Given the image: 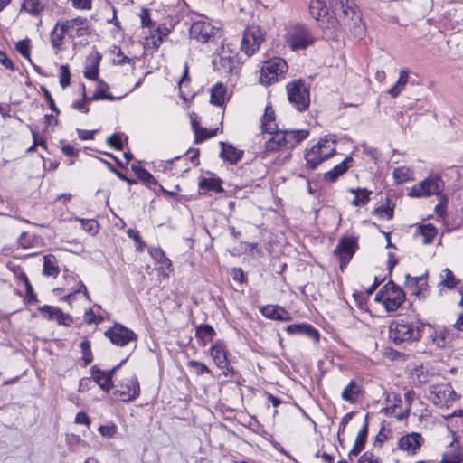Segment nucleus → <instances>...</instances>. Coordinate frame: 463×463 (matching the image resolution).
I'll return each mask as SVG.
<instances>
[{
    "mask_svg": "<svg viewBox=\"0 0 463 463\" xmlns=\"http://www.w3.org/2000/svg\"><path fill=\"white\" fill-rule=\"evenodd\" d=\"M211 356L225 376H228L230 373H233V368L231 367L228 363L226 352L222 344L215 343L213 345L211 348Z\"/></svg>",
    "mask_w": 463,
    "mask_h": 463,
    "instance_id": "nucleus-20",
    "label": "nucleus"
},
{
    "mask_svg": "<svg viewBox=\"0 0 463 463\" xmlns=\"http://www.w3.org/2000/svg\"><path fill=\"white\" fill-rule=\"evenodd\" d=\"M214 335L215 331L210 325H200L196 327L195 336L203 346L212 342Z\"/></svg>",
    "mask_w": 463,
    "mask_h": 463,
    "instance_id": "nucleus-28",
    "label": "nucleus"
},
{
    "mask_svg": "<svg viewBox=\"0 0 463 463\" xmlns=\"http://www.w3.org/2000/svg\"><path fill=\"white\" fill-rule=\"evenodd\" d=\"M192 126L195 134L196 142H200L206 138L213 137L216 135V132L214 130L209 131L206 128H200L194 121H193Z\"/></svg>",
    "mask_w": 463,
    "mask_h": 463,
    "instance_id": "nucleus-43",
    "label": "nucleus"
},
{
    "mask_svg": "<svg viewBox=\"0 0 463 463\" xmlns=\"http://www.w3.org/2000/svg\"><path fill=\"white\" fill-rule=\"evenodd\" d=\"M353 161L354 159L352 157H345L340 164L336 165L325 174L326 180L329 182H335L340 175L347 171Z\"/></svg>",
    "mask_w": 463,
    "mask_h": 463,
    "instance_id": "nucleus-26",
    "label": "nucleus"
},
{
    "mask_svg": "<svg viewBox=\"0 0 463 463\" xmlns=\"http://www.w3.org/2000/svg\"><path fill=\"white\" fill-rule=\"evenodd\" d=\"M358 463H380V461L372 452L366 451L360 457Z\"/></svg>",
    "mask_w": 463,
    "mask_h": 463,
    "instance_id": "nucleus-57",
    "label": "nucleus"
},
{
    "mask_svg": "<svg viewBox=\"0 0 463 463\" xmlns=\"http://www.w3.org/2000/svg\"><path fill=\"white\" fill-rule=\"evenodd\" d=\"M219 33V29L215 28L207 21L194 22L190 28V35L201 43H207L212 37Z\"/></svg>",
    "mask_w": 463,
    "mask_h": 463,
    "instance_id": "nucleus-16",
    "label": "nucleus"
},
{
    "mask_svg": "<svg viewBox=\"0 0 463 463\" xmlns=\"http://www.w3.org/2000/svg\"><path fill=\"white\" fill-rule=\"evenodd\" d=\"M287 94L289 103L297 110L303 112L307 110L310 104L309 87L304 80H298L287 84Z\"/></svg>",
    "mask_w": 463,
    "mask_h": 463,
    "instance_id": "nucleus-6",
    "label": "nucleus"
},
{
    "mask_svg": "<svg viewBox=\"0 0 463 463\" xmlns=\"http://www.w3.org/2000/svg\"><path fill=\"white\" fill-rule=\"evenodd\" d=\"M358 248L359 245L357 237L343 236L339 240L335 249L334 250V255L338 259L340 269L342 270L350 262Z\"/></svg>",
    "mask_w": 463,
    "mask_h": 463,
    "instance_id": "nucleus-11",
    "label": "nucleus"
},
{
    "mask_svg": "<svg viewBox=\"0 0 463 463\" xmlns=\"http://www.w3.org/2000/svg\"><path fill=\"white\" fill-rule=\"evenodd\" d=\"M118 430V427L116 424L111 423L109 425H101L99 428V432L104 438H112Z\"/></svg>",
    "mask_w": 463,
    "mask_h": 463,
    "instance_id": "nucleus-49",
    "label": "nucleus"
},
{
    "mask_svg": "<svg viewBox=\"0 0 463 463\" xmlns=\"http://www.w3.org/2000/svg\"><path fill=\"white\" fill-rule=\"evenodd\" d=\"M80 348L85 364H90L92 362L90 342L89 340L82 341L80 343Z\"/></svg>",
    "mask_w": 463,
    "mask_h": 463,
    "instance_id": "nucleus-47",
    "label": "nucleus"
},
{
    "mask_svg": "<svg viewBox=\"0 0 463 463\" xmlns=\"http://www.w3.org/2000/svg\"><path fill=\"white\" fill-rule=\"evenodd\" d=\"M109 90V85L102 80H97L96 89L92 95V97L89 98L88 100H98V99H108V100H115L116 98L110 94L107 93Z\"/></svg>",
    "mask_w": 463,
    "mask_h": 463,
    "instance_id": "nucleus-35",
    "label": "nucleus"
},
{
    "mask_svg": "<svg viewBox=\"0 0 463 463\" xmlns=\"http://www.w3.org/2000/svg\"><path fill=\"white\" fill-rule=\"evenodd\" d=\"M137 176L140 180H142L143 182L146 183V184H154L155 183V179H154V176L146 169L144 168H139L137 172Z\"/></svg>",
    "mask_w": 463,
    "mask_h": 463,
    "instance_id": "nucleus-56",
    "label": "nucleus"
},
{
    "mask_svg": "<svg viewBox=\"0 0 463 463\" xmlns=\"http://www.w3.org/2000/svg\"><path fill=\"white\" fill-rule=\"evenodd\" d=\"M16 50L17 52L23 56L24 57L25 59H27L30 62H32L31 61V58H30V50H31V45H30V41L25 39V40H22V41H19L17 43H16Z\"/></svg>",
    "mask_w": 463,
    "mask_h": 463,
    "instance_id": "nucleus-44",
    "label": "nucleus"
},
{
    "mask_svg": "<svg viewBox=\"0 0 463 463\" xmlns=\"http://www.w3.org/2000/svg\"><path fill=\"white\" fill-rule=\"evenodd\" d=\"M105 336L113 345L120 347L133 345V348H135L137 345V335L132 330L120 324H115L106 330Z\"/></svg>",
    "mask_w": 463,
    "mask_h": 463,
    "instance_id": "nucleus-10",
    "label": "nucleus"
},
{
    "mask_svg": "<svg viewBox=\"0 0 463 463\" xmlns=\"http://www.w3.org/2000/svg\"><path fill=\"white\" fill-rule=\"evenodd\" d=\"M443 274L440 275L441 280L439 282L440 285L452 289L454 288L459 282V280L454 276L453 272L446 268L443 269Z\"/></svg>",
    "mask_w": 463,
    "mask_h": 463,
    "instance_id": "nucleus-41",
    "label": "nucleus"
},
{
    "mask_svg": "<svg viewBox=\"0 0 463 463\" xmlns=\"http://www.w3.org/2000/svg\"><path fill=\"white\" fill-rule=\"evenodd\" d=\"M73 7L77 9L90 10L91 8L92 0H71Z\"/></svg>",
    "mask_w": 463,
    "mask_h": 463,
    "instance_id": "nucleus-62",
    "label": "nucleus"
},
{
    "mask_svg": "<svg viewBox=\"0 0 463 463\" xmlns=\"http://www.w3.org/2000/svg\"><path fill=\"white\" fill-rule=\"evenodd\" d=\"M348 192L354 194V199L351 201V204L354 206H363L366 204L372 194V192L365 188H350Z\"/></svg>",
    "mask_w": 463,
    "mask_h": 463,
    "instance_id": "nucleus-31",
    "label": "nucleus"
},
{
    "mask_svg": "<svg viewBox=\"0 0 463 463\" xmlns=\"http://www.w3.org/2000/svg\"><path fill=\"white\" fill-rule=\"evenodd\" d=\"M67 33L63 31L62 24L58 21L51 32L50 42L53 49L56 51H61L63 49V40Z\"/></svg>",
    "mask_w": 463,
    "mask_h": 463,
    "instance_id": "nucleus-27",
    "label": "nucleus"
},
{
    "mask_svg": "<svg viewBox=\"0 0 463 463\" xmlns=\"http://www.w3.org/2000/svg\"><path fill=\"white\" fill-rule=\"evenodd\" d=\"M286 42L293 51H297L307 49L312 45L315 38L307 27L303 24H296L288 30Z\"/></svg>",
    "mask_w": 463,
    "mask_h": 463,
    "instance_id": "nucleus-9",
    "label": "nucleus"
},
{
    "mask_svg": "<svg viewBox=\"0 0 463 463\" xmlns=\"http://www.w3.org/2000/svg\"><path fill=\"white\" fill-rule=\"evenodd\" d=\"M82 90H83L82 91L83 100L74 101L71 106L74 109L87 114L90 109L87 107L86 103L90 102L91 100H87V99H89V98H86V96H85V87L84 86H82Z\"/></svg>",
    "mask_w": 463,
    "mask_h": 463,
    "instance_id": "nucleus-50",
    "label": "nucleus"
},
{
    "mask_svg": "<svg viewBox=\"0 0 463 463\" xmlns=\"http://www.w3.org/2000/svg\"><path fill=\"white\" fill-rule=\"evenodd\" d=\"M107 143L117 150L123 149L122 135L115 133L107 138Z\"/></svg>",
    "mask_w": 463,
    "mask_h": 463,
    "instance_id": "nucleus-48",
    "label": "nucleus"
},
{
    "mask_svg": "<svg viewBox=\"0 0 463 463\" xmlns=\"http://www.w3.org/2000/svg\"><path fill=\"white\" fill-rule=\"evenodd\" d=\"M226 100V87L222 83H216L211 89L210 101L216 106H222Z\"/></svg>",
    "mask_w": 463,
    "mask_h": 463,
    "instance_id": "nucleus-33",
    "label": "nucleus"
},
{
    "mask_svg": "<svg viewBox=\"0 0 463 463\" xmlns=\"http://www.w3.org/2000/svg\"><path fill=\"white\" fill-rule=\"evenodd\" d=\"M375 300L383 303L388 311H395L404 302L405 294L400 287L389 281L377 293Z\"/></svg>",
    "mask_w": 463,
    "mask_h": 463,
    "instance_id": "nucleus-8",
    "label": "nucleus"
},
{
    "mask_svg": "<svg viewBox=\"0 0 463 463\" xmlns=\"http://www.w3.org/2000/svg\"><path fill=\"white\" fill-rule=\"evenodd\" d=\"M444 190V182L438 175H430L421 182L408 190V196L411 198H423L432 195H440Z\"/></svg>",
    "mask_w": 463,
    "mask_h": 463,
    "instance_id": "nucleus-5",
    "label": "nucleus"
},
{
    "mask_svg": "<svg viewBox=\"0 0 463 463\" xmlns=\"http://www.w3.org/2000/svg\"><path fill=\"white\" fill-rule=\"evenodd\" d=\"M71 83V72L68 65H61L60 68V84L65 89Z\"/></svg>",
    "mask_w": 463,
    "mask_h": 463,
    "instance_id": "nucleus-46",
    "label": "nucleus"
},
{
    "mask_svg": "<svg viewBox=\"0 0 463 463\" xmlns=\"http://www.w3.org/2000/svg\"><path fill=\"white\" fill-rule=\"evenodd\" d=\"M421 324L418 319L402 317L391 323L389 326L390 339L395 345L410 344L421 338Z\"/></svg>",
    "mask_w": 463,
    "mask_h": 463,
    "instance_id": "nucleus-3",
    "label": "nucleus"
},
{
    "mask_svg": "<svg viewBox=\"0 0 463 463\" xmlns=\"http://www.w3.org/2000/svg\"><path fill=\"white\" fill-rule=\"evenodd\" d=\"M264 41V33L259 25H250L244 31L241 50L247 55H253Z\"/></svg>",
    "mask_w": 463,
    "mask_h": 463,
    "instance_id": "nucleus-12",
    "label": "nucleus"
},
{
    "mask_svg": "<svg viewBox=\"0 0 463 463\" xmlns=\"http://www.w3.org/2000/svg\"><path fill=\"white\" fill-rule=\"evenodd\" d=\"M410 71L407 69H402L400 71L399 79L396 83L388 90V93L392 97L396 98L404 90L406 84L409 81Z\"/></svg>",
    "mask_w": 463,
    "mask_h": 463,
    "instance_id": "nucleus-32",
    "label": "nucleus"
},
{
    "mask_svg": "<svg viewBox=\"0 0 463 463\" xmlns=\"http://www.w3.org/2000/svg\"><path fill=\"white\" fill-rule=\"evenodd\" d=\"M54 320H56L59 325L65 326H71L73 322L72 317L69 314L64 313L61 309L56 312Z\"/></svg>",
    "mask_w": 463,
    "mask_h": 463,
    "instance_id": "nucleus-51",
    "label": "nucleus"
},
{
    "mask_svg": "<svg viewBox=\"0 0 463 463\" xmlns=\"http://www.w3.org/2000/svg\"><path fill=\"white\" fill-rule=\"evenodd\" d=\"M261 314L270 319L279 321H289L290 314L282 307L278 305H267L260 309Z\"/></svg>",
    "mask_w": 463,
    "mask_h": 463,
    "instance_id": "nucleus-23",
    "label": "nucleus"
},
{
    "mask_svg": "<svg viewBox=\"0 0 463 463\" xmlns=\"http://www.w3.org/2000/svg\"><path fill=\"white\" fill-rule=\"evenodd\" d=\"M395 398V403L392 405H390L383 410V412L387 416H394L397 420H402L406 419L410 414V409L407 408L404 411H402L400 412H396V409L400 406L402 403V400L400 398H397L396 395H394Z\"/></svg>",
    "mask_w": 463,
    "mask_h": 463,
    "instance_id": "nucleus-37",
    "label": "nucleus"
},
{
    "mask_svg": "<svg viewBox=\"0 0 463 463\" xmlns=\"http://www.w3.org/2000/svg\"><path fill=\"white\" fill-rule=\"evenodd\" d=\"M222 146V152L220 154L221 157L226 161H229L232 164H236L242 157L243 152L241 150L237 149L232 145H225L224 143H221Z\"/></svg>",
    "mask_w": 463,
    "mask_h": 463,
    "instance_id": "nucleus-29",
    "label": "nucleus"
},
{
    "mask_svg": "<svg viewBox=\"0 0 463 463\" xmlns=\"http://www.w3.org/2000/svg\"><path fill=\"white\" fill-rule=\"evenodd\" d=\"M43 272L45 276L56 278L59 275L60 269L54 256H44Z\"/></svg>",
    "mask_w": 463,
    "mask_h": 463,
    "instance_id": "nucleus-39",
    "label": "nucleus"
},
{
    "mask_svg": "<svg viewBox=\"0 0 463 463\" xmlns=\"http://www.w3.org/2000/svg\"><path fill=\"white\" fill-rule=\"evenodd\" d=\"M23 8L30 14L37 16L43 12V5L38 0H25Z\"/></svg>",
    "mask_w": 463,
    "mask_h": 463,
    "instance_id": "nucleus-42",
    "label": "nucleus"
},
{
    "mask_svg": "<svg viewBox=\"0 0 463 463\" xmlns=\"http://www.w3.org/2000/svg\"><path fill=\"white\" fill-rule=\"evenodd\" d=\"M188 366L193 370V372L196 375H201V374H203V373H211L209 368L204 364H203L201 362H198V361H195V360L189 361L188 362Z\"/></svg>",
    "mask_w": 463,
    "mask_h": 463,
    "instance_id": "nucleus-45",
    "label": "nucleus"
},
{
    "mask_svg": "<svg viewBox=\"0 0 463 463\" xmlns=\"http://www.w3.org/2000/svg\"><path fill=\"white\" fill-rule=\"evenodd\" d=\"M414 172L411 168L402 165L393 169L392 177L395 184H401L414 179Z\"/></svg>",
    "mask_w": 463,
    "mask_h": 463,
    "instance_id": "nucleus-30",
    "label": "nucleus"
},
{
    "mask_svg": "<svg viewBox=\"0 0 463 463\" xmlns=\"http://www.w3.org/2000/svg\"><path fill=\"white\" fill-rule=\"evenodd\" d=\"M429 339L439 349L449 348L455 339L454 330L445 327L434 328L430 335Z\"/></svg>",
    "mask_w": 463,
    "mask_h": 463,
    "instance_id": "nucleus-18",
    "label": "nucleus"
},
{
    "mask_svg": "<svg viewBox=\"0 0 463 463\" xmlns=\"http://www.w3.org/2000/svg\"><path fill=\"white\" fill-rule=\"evenodd\" d=\"M309 12L315 19L318 20L328 14V7L324 0H310Z\"/></svg>",
    "mask_w": 463,
    "mask_h": 463,
    "instance_id": "nucleus-34",
    "label": "nucleus"
},
{
    "mask_svg": "<svg viewBox=\"0 0 463 463\" xmlns=\"http://www.w3.org/2000/svg\"><path fill=\"white\" fill-rule=\"evenodd\" d=\"M140 387L137 378L131 376L118 386L115 393L122 402H130L138 397Z\"/></svg>",
    "mask_w": 463,
    "mask_h": 463,
    "instance_id": "nucleus-17",
    "label": "nucleus"
},
{
    "mask_svg": "<svg viewBox=\"0 0 463 463\" xmlns=\"http://www.w3.org/2000/svg\"><path fill=\"white\" fill-rule=\"evenodd\" d=\"M463 459L461 451L451 443L449 448L444 452L440 463H459Z\"/></svg>",
    "mask_w": 463,
    "mask_h": 463,
    "instance_id": "nucleus-38",
    "label": "nucleus"
},
{
    "mask_svg": "<svg viewBox=\"0 0 463 463\" xmlns=\"http://www.w3.org/2000/svg\"><path fill=\"white\" fill-rule=\"evenodd\" d=\"M261 129L263 133L269 135L266 140V149L269 151L292 149L309 135L307 129L279 130L275 112L269 105L266 106L261 118Z\"/></svg>",
    "mask_w": 463,
    "mask_h": 463,
    "instance_id": "nucleus-1",
    "label": "nucleus"
},
{
    "mask_svg": "<svg viewBox=\"0 0 463 463\" xmlns=\"http://www.w3.org/2000/svg\"><path fill=\"white\" fill-rule=\"evenodd\" d=\"M455 391L447 382L430 386V400L440 407H448L455 400Z\"/></svg>",
    "mask_w": 463,
    "mask_h": 463,
    "instance_id": "nucleus-13",
    "label": "nucleus"
},
{
    "mask_svg": "<svg viewBox=\"0 0 463 463\" xmlns=\"http://www.w3.org/2000/svg\"><path fill=\"white\" fill-rule=\"evenodd\" d=\"M158 37L157 40L155 41V44H160L163 41L164 37H166L170 33V29H168L165 25H160L157 27Z\"/></svg>",
    "mask_w": 463,
    "mask_h": 463,
    "instance_id": "nucleus-63",
    "label": "nucleus"
},
{
    "mask_svg": "<svg viewBox=\"0 0 463 463\" xmlns=\"http://www.w3.org/2000/svg\"><path fill=\"white\" fill-rule=\"evenodd\" d=\"M335 153L334 136H325L305 152V160L309 169H316L321 163L333 156Z\"/></svg>",
    "mask_w": 463,
    "mask_h": 463,
    "instance_id": "nucleus-4",
    "label": "nucleus"
},
{
    "mask_svg": "<svg viewBox=\"0 0 463 463\" xmlns=\"http://www.w3.org/2000/svg\"><path fill=\"white\" fill-rule=\"evenodd\" d=\"M214 69L222 73H231L236 68L237 52L229 44L223 45L217 57L213 60Z\"/></svg>",
    "mask_w": 463,
    "mask_h": 463,
    "instance_id": "nucleus-14",
    "label": "nucleus"
},
{
    "mask_svg": "<svg viewBox=\"0 0 463 463\" xmlns=\"http://www.w3.org/2000/svg\"><path fill=\"white\" fill-rule=\"evenodd\" d=\"M61 22L63 31L71 39L83 37L90 33V23L87 18L76 17Z\"/></svg>",
    "mask_w": 463,
    "mask_h": 463,
    "instance_id": "nucleus-15",
    "label": "nucleus"
},
{
    "mask_svg": "<svg viewBox=\"0 0 463 463\" xmlns=\"http://www.w3.org/2000/svg\"><path fill=\"white\" fill-rule=\"evenodd\" d=\"M81 229L86 232H95L99 228L98 222L93 219H80Z\"/></svg>",
    "mask_w": 463,
    "mask_h": 463,
    "instance_id": "nucleus-54",
    "label": "nucleus"
},
{
    "mask_svg": "<svg viewBox=\"0 0 463 463\" xmlns=\"http://www.w3.org/2000/svg\"><path fill=\"white\" fill-rule=\"evenodd\" d=\"M150 256L159 264L162 269L169 270L172 267L171 260L165 255V252L160 248L151 247L148 249Z\"/></svg>",
    "mask_w": 463,
    "mask_h": 463,
    "instance_id": "nucleus-36",
    "label": "nucleus"
},
{
    "mask_svg": "<svg viewBox=\"0 0 463 463\" xmlns=\"http://www.w3.org/2000/svg\"><path fill=\"white\" fill-rule=\"evenodd\" d=\"M140 19L143 27H150L153 23L150 19V14L147 9H142L140 13Z\"/></svg>",
    "mask_w": 463,
    "mask_h": 463,
    "instance_id": "nucleus-61",
    "label": "nucleus"
},
{
    "mask_svg": "<svg viewBox=\"0 0 463 463\" xmlns=\"http://www.w3.org/2000/svg\"><path fill=\"white\" fill-rule=\"evenodd\" d=\"M128 236L134 241L136 250L138 251H142L146 246L145 242L142 241L139 233H128Z\"/></svg>",
    "mask_w": 463,
    "mask_h": 463,
    "instance_id": "nucleus-59",
    "label": "nucleus"
},
{
    "mask_svg": "<svg viewBox=\"0 0 463 463\" xmlns=\"http://www.w3.org/2000/svg\"><path fill=\"white\" fill-rule=\"evenodd\" d=\"M0 63L6 69L14 71L15 70V67L13 63V61L7 57V55L0 51Z\"/></svg>",
    "mask_w": 463,
    "mask_h": 463,
    "instance_id": "nucleus-58",
    "label": "nucleus"
},
{
    "mask_svg": "<svg viewBox=\"0 0 463 463\" xmlns=\"http://www.w3.org/2000/svg\"><path fill=\"white\" fill-rule=\"evenodd\" d=\"M199 188L205 191L220 193L222 191L221 181L217 178H203L199 182Z\"/></svg>",
    "mask_w": 463,
    "mask_h": 463,
    "instance_id": "nucleus-40",
    "label": "nucleus"
},
{
    "mask_svg": "<svg viewBox=\"0 0 463 463\" xmlns=\"http://www.w3.org/2000/svg\"><path fill=\"white\" fill-rule=\"evenodd\" d=\"M395 203L389 198L379 202L372 212V214L379 220H392L393 218Z\"/></svg>",
    "mask_w": 463,
    "mask_h": 463,
    "instance_id": "nucleus-22",
    "label": "nucleus"
},
{
    "mask_svg": "<svg viewBox=\"0 0 463 463\" xmlns=\"http://www.w3.org/2000/svg\"><path fill=\"white\" fill-rule=\"evenodd\" d=\"M98 74H99L98 65H93V66H90V67H87L86 70L84 71V76L87 79H90V80H97Z\"/></svg>",
    "mask_w": 463,
    "mask_h": 463,
    "instance_id": "nucleus-60",
    "label": "nucleus"
},
{
    "mask_svg": "<svg viewBox=\"0 0 463 463\" xmlns=\"http://www.w3.org/2000/svg\"><path fill=\"white\" fill-rule=\"evenodd\" d=\"M286 331L289 335H305L313 339L315 342L319 340L318 332L307 324H293L287 326Z\"/></svg>",
    "mask_w": 463,
    "mask_h": 463,
    "instance_id": "nucleus-25",
    "label": "nucleus"
},
{
    "mask_svg": "<svg viewBox=\"0 0 463 463\" xmlns=\"http://www.w3.org/2000/svg\"><path fill=\"white\" fill-rule=\"evenodd\" d=\"M288 71V64L285 60L279 57H274L265 61L260 69V83L264 86H269L284 78Z\"/></svg>",
    "mask_w": 463,
    "mask_h": 463,
    "instance_id": "nucleus-7",
    "label": "nucleus"
},
{
    "mask_svg": "<svg viewBox=\"0 0 463 463\" xmlns=\"http://www.w3.org/2000/svg\"><path fill=\"white\" fill-rule=\"evenodd\" d=\"M365 441L366 439L356 436L354 445L348 454L349 457L357 456L364 449Z\"/></svg>",
    "mask_w": 463,
    "mask_h": 463,
    "instance_id": "nucleus-55",
    "label": "nucleus"
},
{
    "mask_svg": "<svg viewBox=\"0 0 463 463\" xmlns=\"http://www.w3.org/2000/svg\"><path fill=\"white\" fill-rule=\"evenodd\" d=\"M437 233H415V240L423 245L430 244L434 241Z\"/></svg>",
    "mask_w": 463,
    "mask_h": 463,
    "instance_id": "nucleus-53",
    "label": "nucleus"
},
{
    "mask_svg": "<svg viewBox=\"0 0 463 463\" xmlns=\"http://www.w3.org/2000/svg\"><path fill=\"white\" fill-rule=\"evenodd\" d=\"M118 369V365L113 367L109 371H101L97 366H93L91 368V374L93 380L97 383V384L105 392H109L113 384H112V376L114 373Z\"/></svg>",
    "mask_w": 463,
    "mask_h": 463,
    "instance_id": "nucleus-21",
    "label": "nucleus"
},
{
    "mask_svg": "<svg viewBox=\"0 0 463 463\" xmlns=\"http://www.w3.org/2000/svg\"><path fill=\"white\" fill-rule=\"evenodd\" d=\"M43 95L46 99V100L48 101L49 103V106L51 108V109H52L53 111H55L57 114L60 113V110L58 109V108L56 107L55 105V102L50 93V91L46 89V88H43Z\"/></svg>",
    "mask_w": 463,
    "mask_h": 463,
    "instance_id": "nucleus-64",
    "label": "nucleus"
},
{
    "mask_svg": "<svg viewBox=\"0 0 463 463\" xmlns=\"http://www.w3.org/2000/svg\"><path fill=\"white\" fill-rule=\"evenodd\" d=\"M59 310V307L47 305L40 308V312L43 314V316L49 320H54L56 317V312H58Z\"/></svg>",
    "mask_w": 463,
    "mask_h": 463,
    "instance_id": "nucleus-52",
    "label": "nucleus"
},
{
    "mask_svg": "<svg viewBox=\"0 0 463 463\" xmlns=\"http://www.w3.org/2000/svg\"><path fill=\"white\" fill-rule=\"evenodd\" d=\"M363 393V386L356 381H350L341 392V398L350 403H355Z\"/></svg>",
    "mask_w": 463,
    "mask_h": 463,
    "instance_id": "nucleus-24",
    "label": "nucleus"
},
{
    "mask_svg": "<svg viewBox=\"0 0 463 463\" xmlns=\"http://www.w3.org/2000/svg\"><path fill=\"white\" fill-rule=\"evenodd\" d=\"M338 24L348 30L354 36L361 38L365 33V27L357 12L354 0H328Z\"/></svg>",
    "mask_w": 463,
    "mask_h": 463,
    "instance_id": "nucleus-2",
    "label": "nucleus"
},
{
    "mask_svg": "<svg viewBox=\"0 0 463 463\" xmlns=\"http://www.w3.org/2000/svg\"><path fill=\"white\" fill-rule=\"evenodd\" d=\"M423 442L424 439L420 433L411 432L399 439L398 447L408 454L414 455L420 449Z\"/></svg>",
    "mask_w": 463,
    "mask_h": 463,
    "instance_id": "nucleus-19",
    "label": "nucleus"
}]
</instances>
